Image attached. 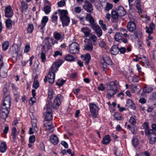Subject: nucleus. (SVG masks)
I'll use <instances>...</instances> for the list:
<instances>
[{
    "label": "nucleus",
    "mask_w": 156,
    "mask_h": 156,
    "mask_svg": "<svg viewBox=\"0 0 156 156\" xmlns=\"http://www.w3.org/2000/svg\"><path fill=\"white\" fill-rule=\"evenodd\" d=\"M119 82L116 80L112 81L106 83L107 92L108 98L110 99L117 91V87L119 85Z\"/></svg>",
    "instance_id": "1"
},
{
    "label": "nucleus",
    "mask_w": 156,
    "mask_h": 156,
    "mask_svg": "<svg viewBox=\"0 0 156 156\" xmlns=\"http://www.w3.org/2000/svg\"><path fill=\"white\" fill-rule=\"evenodd\" d=\"M58 12L60 15V18L62 22V26H68L70 21L69 17L67 16L68 12L66 10L58 9Z\"/></svg>",
    "instance_id": "2"
},
{
    "label": "nucleus",
    "mask_w": 156,
    "mask_h": 156,
    "mask_svg": "<svg viewBox=\"0 0 156 156\" xmlns=\"http://www.w3.org/2000/svg\"><path fill=\"white\" fill-rule=\"evenodd\" d=\"M53 40L54 39L52 38H50L48 37H45L43 41L44 44L42 46V48L45 49L46 47L47 50L50 49L51 46V44H54Z\"/></svg>",
    "instance_id": "3"
},
{
    "label": "nucleus",
    "mask_w": 156,
    "mask_h": 156,
    "mask_svg": "<svg viewBox=\"0 0 156 156\" xmlns=\"http://www.w3.org/2000/svg\"><path fill=\"white\" fill-rule=\"evenodd\" d=\"M79 46L78 44L76 42L72 43L69 45V52L72 54L78 53L79 52Z\"/></svg>",
    "instance_id": "4"
},
{
    "label": "nucleus",
    "mask_w": 156,
    "mask_h": 156,
    "mask_svg": "<svg viewBox=\"0 0 156 156\" xmlns=\"http://www.w3.org/2000/svg\"><path fill=\"white\" fill-rule=\"evenodd\" d=\"M63 99V97L62 95L60 94H58L54 101L53 104V108L56 109L58 108Z\"/></svg>",
    "instance_id": "5"
},
{
    "label": "nucleus",
    "mask_w": 156,
    "mask_h": 156,
    "mask_svg": "<svg viewBox=\"0 0 156 156\" xmlns=\"http://www.w3.org/2000/svg\"><path fill=\"white\" fill-rule=\"evenodd\" d=\"M89 106L91 115L93 118H96L98 113V107L94 103H90Z\"/></svg>",
    "instance_id": "6"
},
{
    "label": "nucleus",
    "mask_w": 156,
    "mask_h": 156,
    "mask_svg": "<svg viewBox=\"0 0 156 156\" xmlns=\"http://www.w3.org/2000/svg\"><path fill=\"white\" fill-rule=\"evenodd\" d=\"M52 110L50 107L48 105L47 106V110L44 114V120L46 121H50L52 119Z\"/></svg>",
    "instance_id": "7"
},
{
    "label": "nucleus",
    "mask_w": 156,
    "mask_h": 156,
    "mask_svg": "<svg viewBox=\"0 0 156 156\" xmlns=\"http://www.w3.org/2000/svg\"><path fill=\"white\" fill-rule=\"evenodd\" d=\"M115 40L118 42L122 41L125 44L128 43V40L126 38H124L123 34L120 32H116L115 35Z\"/></svg>",
    "instance_id": "8"
},
{
    "label": "nucleus",
    "mask_w": 156,
    "mask_h": 156,
    "mask_svg": "<svg viewBox=\"0 0 156 156\" xmlns=\"http://www.w3.org/2000/svg\"><path fill=\"white\" fill-rule=\"evenodd\" d=\"M18 46L17 44L13 45L10 49V51L13 55V58H15L16 60H17L18 55Z\"/></svg>",
    "instance_id": "9"
},
{
    "label": "nucleus",
    "mask_w": 156,
    "mask_h": 156,
    "mask_svg": "<svg viewBox=\"0 0 156 156\" xmlns=\"http://www.w3.org/2000/svg\"><path fill=\"white\" fill-rule=\"evenodd\" d=\"M5 16L6 18H11L13 15V10L10 5L5 7Z\"/></svg>",
    "instance_id": "10"
},
{
    "label": "nucleus",
    "mask_w": 156,
    "mask_h": 156,
    "mask_svg": "<svg viewBox=\"0 0 156 156\" xmlns=\"http://www.w3.org/2000/svg\"><path fill=\"white\" fill-rule=\"evenodd\" d=\"M62 62V61L60 59L56 61L55 63L53 64L51 68V71L53 72L54 73L56 72L58 70V68L60 66Z\"/></svg>",
    "instance_id": "11"
},
{
    "label": "nucleus",
    "mask_w": 156,
    "mask_h": 156,
    "mask_svg": "<svg viewBox=\"0 0 156 156\" xmlns=\"http://www.w3.org/2000/svg\"><path fill=\"white\" fill-rule=\"evenodd\" d=\"M48 20V16H43L41 21V25L39 26L40 27V31L41 32H43V30L44 28L46 23Z\"/></svg>",
    "instance_id": "12"
},
{
    "label": "nucleus",
    "mask_w": 156,
    "mask_h": 156,
    "mask_svg": "<svg viewBox=\"0 0 156 156\" xmlns=\"http://www.w3.org/2000/svg\"><path fill=\"white\" fill-rule=\"evenodd\" d=\"M83 8L88 12H91L93 10L92 5L87 0L84 1V5H83Z\"/></svg>",
    "instance_id": "13"
},
{
    "label": "nucleus",
    "mask_w": 156,
    "mask_h": 156,
    "mask_svg": "<svg viewBox=\"0 0 156 156\" xmlns=\"http://www.w3.org/2000/svg\"><path fill=\"white\" fill-rule=\"evenodd\" d=\"M115 10L117 11L120 16H123L126 14V11L124 8L122 6H118Z\"/></svg>",
    "instance_id": "14"
},
{
    "label": "nucleus",
    "mask_w": 156,
    "mask_h": 156,
    "mask_svg": "<svg viewBox=\"0 0 156 156\" xmlns=\"http://www.w3.org/2000/svg\"><path fill=\"white\" fill-rule=\"evenodd\" d=\"M96 32V34L98 37H100L102 35V31L99 26L96 25L94 24L91 27Z\"/></svg>",
    "instance_id": "15"
},
{
    "label": "nucleus",
    "mask_w": 156,
    "mask_h": 156,
    "mask_svg": "<svg viewBox=\"0 0 156 156\" xmlns=\"http://www.w3.org/2000/svg\"><path fill=\"white\" fill-rule=\"evenodd\" d=\"M55 75V73L51 71L48 73L47 76L48 78V81L50 83L52 84L54 83Z\"/></svg>",
    "instance_id": "16"
},
{
    "label": "nucleus",
    "mask_w": 156,
    "mask_h": 156,
    "mask_svg": "<svg viewBox=\"0 0 156 156\" xmlns=\"http://www.w3.org/2000/svg\"><path fill=\"white\" fill-rule=\"evenodd\" d=\"M85 19L87 21L89 22L90 26L91 27L95 24L94 20L90 14L87 13Z\"/></svg>",
    "instance_id": "17"
},
{
    "label": "nucleus",
    "mask_w": 156,
    "mask_h": 156,
    "mask_svg": "<svg viewBox=\"0 0 156 156\" xmlns=\"http://www.w3.org/2000/svg\"><path fill=\"white\" fill-rule=\"evenodd\" d=\"M127 27L128 30L132 32L134 31L136 28V26L135 23L133 22H129L127 25Z\"/></svg>",
    "instance_id": "18"
},
{
    "label": "nucleus",
    "mask_w": 156,
    "mask_h": 156,
    "mask_svg": "<svg viewBox=\"0 0 156 156\" xmlns=\"http://www.w3.org/2000/svg\"><path fill=\"white\" fill-rule=\"evenodd\" d=\"M119 52V48L117 45H113L110 49V52L112 55H116Z\"/></svg>",
    "instance_id": "19"
},
{
    "label": "nucleus",
    "mask_w": 156,
    "mask_h": 156,
    "mask_svg": "<svg viewBox=\"0 0 156 156\" xmlns=\"http://www.w3.org/2000/svg\"><path fill=\"white\" fill-rule=\"evenodd\" d=\"M57 12H55L51 16V22L53 24L54 27H56L58 24V17L57 16Z\"/></svg>",
    "instance_id": "20"
},
{
    "label": "nucleus",
    "mask_w": 156,
    "mask_h": 156,
    "mask_svg": "<svg viewBox=\"0 0 156 156\" xmlns=\"http://www.w3.org/2000/svg\"><path fill=\"white\" fill-rule=\"evenodd\" d=\"M49 139L51 143L55 145H57L59 142L58 138L55 135L51 136Z\"/></svg>",
    "instance_id": "21"
},
{
    "label": "nucleus",
    "mask_w": 156,
    "mask_h": 156,
    "mask_svg": "<svg viewBox=\"0 0 156 156\" xmlns=\"http://www.w3.org/2000/svg\"><path fill=\"white\" fill-rule=\"evenodd\" d=\"M11 97L9 95H7L4 98L2 105H7L9 107L11 106Z\"/></svg>",
    "instance_id": "22"
},
{
    "label": "nucleus",
    "mask_w": 156,
    "mask_h": 156,
    "mask_svg": "<svg viewBox=\"0 0 156 156\" xmlns=\"http://www.w3.org/2000/svg\"><path fill=\"white\" fill-rule=\"evenodd\" d=\"M111 141L110 136L108 135H107L103 138L102 141V144L105 145H107Z\"/></svg>",
    "instance_id": "23"
},
{
    "label": "nucleus",
    "mask_w": 156,
    "mask_h": 156,
    "mask_svg": "<svg viewBox=\"0 0 156 156\" xmlns=\"http://www.w3.org/2000/svg\"><path fill=\"white\" fill-rule=\"evenodd\" d=\"M135 37L138 39L141 38L142 36V32L141 30H136L134 32Z\"/></svg>",
    "instance_id": "24"
},
{
    "label": "nucleus",
    "mask_w": 156,
    "mask_h": 156,
    "mask_svg": "<svg viewBox=\"0 0 156 156\" xmlns=\"http://www.w3.org/2000/svg\"><path fill=\"white\" fill-rule=\"evenodd\" d=\"M82 59L85 61L86 64L88 65L91 59V57L89 53H87L84 56L82 57Z\"/></svg>",
    "instance_id": "25"
},
{
    "label": "nucleus",
    "mask_w": 156,
    "mask_h": 156,
    "mask_svg": "<svg viewBox=\"0 0 156 156\" xmlns=\"http://www.w3.org/2000/svg\"><path fill=\"white\" fill-rule=\"evenodd\" d=\"M37 121L36 119L31 120V122L32 127L34 131L36 132H37L38 130V128L37 126Z\"/></svg>",
    "instance_id": "26"
},
{
    "label": "nucleus",
    "mask_w": 156,
    "mask_h": 156,
    "mask_svg": "<svg viewBox=\"0 0 156 156\" xmlns=\"http://www.w3.org/2000/svg\"><path fill=\"white\" fill-rule=\"evenodd\" d=\"M120 16L118 14L116 10H112L111 12V17L114 20H117L119 17Z\"/></svg>",
    "instance_id": "27"
},
{
    "label": "nucleus",
    "mask_w": 156,
    "mask_h": 156,
    "mask_svg": "<svg viewBox=\"0 0 156 156\" xmlns=\"http://www.w3.org/2000/svg\"><path fill=\"white\" fill-rule=\"evenodd\" d=\"M28 8L27 4L24 1H22L21 2V7L20 9L22 12H23L24 11H26Z\"/></svg>",
    "instance_id": "28"
},
{
    "label": "nucleus",
    "mask_w": 156,
    "mask_h": 156,
    "mask_svg": "<svg viewBox=\"0 0 156 156\" xmlns=\"http://www.w3.org/2000/svg\"><path fill=\"white\" fill-rule=\"evenodd\" d=\"M101 60L108 63L109 65H112V60L110 58L107 56L106 55L104 56Z\"/></svg>",
    "instance_id": "29"
},
{
    "label": "nucleus",
    "mask_w": 156,
    "mask_h": 156,
    "mask_svg": "<svg viewBox=\"0 0 156 156\" xmlns=\"http://www.w3.org/2000/svg\"><path fill=\"white\" fill-rule=\"evenodd\" d=\"M5 25L6 28L10 29L12 28V22L11 19H8L5 21Z\"/></svg>",
    "instance_id": "30"
},
{
    "label": "nucleus",
    "mask_w": 156,
    "mask_h": 156,
    "mask_svg": "<svg viewBox=\"0 0 156 156\" xmlns=\"http://www.w3.org/2000/svg\"><path fill=\"white\" fill-rule=\"evenodd\" d=\"M81 31L84 34L86 37H87L89 35V34L90 32V29L87 27L82 28L81 29Z\"/></svg>",
    "instance_id": "31"
},
{
    "label": "nucleus",
    "mask_w": 156,
    "mask_h": 156,
    "mask_svg": "<svg viewBox=\"0 0 156 156\" xmlns=\"http://www.w3.org/2000/svg\"><path fill=\"white\" fill-rule=\"evenodd\" d=\"M65 60L69 62L74 61L75 60V58L72 55H68L64 57Z\"/></svg>",
    "instance_id": "32"
},
{
    "label": "nucleus",
    "mask_w": 156,
    "mask_h": 156,
    "mask_svg": "<svg viewBox=\"0 0 156 156\" xmlns=\"http://www.w3.org/2000/svg\"><path fill=\"white\" fill-rule=\"evenodd\" d=\"M49 122H47L46 123H44V127H46V129L50 130L54 128L53 125H52V123L48 124Z\"/></svg>",
    "instance_id": "33"
},
{
    "label": "nucleus",
    "mask_w": 156,
    "mask_h": 156,
    "mask_svg": "<svg viewBox=\"0 0 156 156\" xmlns=\"http://www.w3.org/2000/svg\"><path fill=\"white\" fill-rule=\"evenodd\" d=\"M7 149V146L5 142L2 143L0 146V151L2 153L5 152Z\"/></svg>",
    "instance_id": "34"
},
{
    "label": "nucleus",
    "mask_w": 156,
    "mask_h": 156,
    "mask_svg": "<svg viewBox=\"0 0 156 156\" xmlns=\"http://www.w3.org/2000/svg\"><path fill=\"white\" fill-rule=\"evenodd\" d=\"M16 129L15 127H13L12 129L11 134L12 136L13 142H15L16 140Z\"/></svg>",
    "instance_id": "35"
},
{
    "label": "nucleus",
    "mask_w": 156,
    "mask_h": 156,
    "mask_svg": "<svg viewBox=\"0 0 156 156\" xmlns=\"http://www.w3.org/2000/svg\"><path fill=\"white\" fill-rule=\"evenodd\" d=\"M153 90V89L149 86H145L143 88V92L144 93H148Z\"/></svg>",
    "instance_id": "36"
},
{
    "label": "nucleus",
    "mask_w": 156,
    "mask_h": 156,
    "mask_svg": "<svg viewBox=\"0 0 156 156\" xmlns=\"http://www.w3.org/2000/svg\"><path fill=\"white\" fill-rule=\"evenodd\" d=\"M145 134L148 136H154V135H156V133L155 130L152 128L151 129H149Z\"/></svg>",
    "instance_id": "37"
},
{
    "label": "nucleus",
    "mask_w": 156,
    "mask_h": 156,
    "mask_svg": "<svg viewBox=\"0 0 156 156\" xmlns=\"http://www.w3.org/2000/svg\"><path fill=\"white\" fill-rule=\"evenodd\" d=\"M132 142L134 147L136 148L139 144V142L137 138L136 137L133 138L132 140Z\"/></svg>",
    "instance_id": "38"
},
{
    "label": "nucleus",
    "mask_w": 156,
    "mask_h": 156,
    "mask_svg": "<svg viewBox=\"0 0 156 156\" xmlns=\"http://www.w3.org/2000/svg\"><path fill=\"white\" fill-rule=\"evenodd\" d=\"M113 116L115 119L119 121L123 119L122 115L119 114L118 113H115Z\"/></svg>",
    "instance_id": "39"
},
{
    "label": "nucleus",
    "mask_w": 156,
    "mask_h": 156,
    "mask_svg": "<svg viewBox=\"0 0 156 156\" xmlns=\"http://www.w3.org/2000/svg\"><path fill=\"white\" fill-rule=\"evenodd\" d=\"M44 11L46 14H49L51 11V7L50 5H46L43 8Z\"/></svg>",
    "instance_id": "40"
},
{
    "label": "nucleus",
    "mask_w": 156,
    "mask_h": 156,
    "mask_svg": "<svg viewBox=\"0 0 156 156\" xmlns=\"http://www.w3.org/2000/svg\"><path fill=\"white\" fill-rule=\"evenodd\" d=\"M5 105H2L1 106V112H4L6 113H8L9 114V110H10V107H8L7 108V109H5Z\"/></svg>",
    "instance_id": "41"
},
{
    "label": "nucleus",
    "mask_w": 156,
    "mask_h": 156,
    "mask_svg": "<svg viewBox=\"0 0 156 156\" xmlns=\"http://www.w3.org/2000/svg\"><path fill=\"white\" fill-rule=\"evenodd\" d=\"M150 137L149 142L150 144H154L156 141V135H154V136H149Z\"/></svg>",
    "instance_id": "42"
},
{
    "label": "nucleus",
    "mask_w": 156,
    "mask_h": 156,
    "mask_svg": "<svg viewBox=\"0 0 156 156\" xmlns=\"http://www.w3.org/2000/svg\"><path fill=\"white\" fill-rule=\"evenodd\" d=\"M54 96V91L51 89H49L48 90V97L50 99H52Z\"/></svg>",
    "instance_id": "43"
},
{
    "label": "nucleus",
    "mask_w": 156,
    "mask_h": 156,
    "mask_svg": "<svg viewBox=\"0 0 156 156\" xmlns=\"http://www.w3.org/2000/svg\"><path fill=\"white\" fill-rule=\"evenodd\" d=\"M9 45V42L7 41L4 42L2 44V48L3 50H6Z\"/></svg>",
    "instance_id": "44"
},
{
    "label": "nucleus",
    "mask_w": 156,
    "mask_h": 156,
    "mask_svg": "<svg viewBox=\"0 0 156 156\" xmlns=\"http://www.w3.org/2000/svg\"><path fill=\"white\" fill-rule=\"evenodd\" d=\"M113 7V6L112 4L107 2L106 3L105 10L106 11H109Z\"/></svg>",
    "instance_id": "45"
},
{
    "label": "nucleus",
    "mask_w": 156,
    "mask_h": 156,
    "mask_svg": "<svg viewBox=\"0 0 156 156\" xmlns=\"http://www.w3.org/2000/svg\"><path fill=\"white\" fill-rule=\"evenodd\" d=\"M66 82V80L62 79H59L56 83V84L59 87L62 86Z\"/></svg>",
    "instance_id": "46"
},
{
    "label": "nucleus",
    "mask_w": 156,
    "mask_h": 156,
    "mask_svg": "<svg viewBox=\"0 0 156 156\" xmlns=\"http://www.w3.org/2000/svg\"><path fill=\"white\" fill-rule=\"evenodd\" d=\"M4 112L0 111V117L3 119H5L8 116V113H6Z\"/></svg>",
    "instance_id": "47"
},
{
    "label": "nucleus",
    "mask_w": 156,
    "mask_h": 156,
    "mask_svg": "<svg viewBox=\"0 0 156 156\" xmlns=\"http://www.w3.org/2000/svg\"><path fill=\"white\" fill-rule=\"evenodd\" d=\"M34 28V26L32 24H29L27 29L28 32L29 33H32Z\"/></svg>",
    "instance_id": "48"
},
{
    "label": "nucleus",
    "mask_w": 156,
    "mask_h": 156,
    "mask_svg": "<svg viewBox=\"0 0 156 156\" xmlns=\"http://www.w3.org/2000/svg\"><path fill=\"white\" fill-rule=\"evenodd\" d=\"M54 38L57 40H60L61 38V35L58 33L55 32L54 34Z\"/></svg>",
    "instance_id": "49"
},
{
    "label": "nucleus",
    "mask_w": 156,
    "mask_h": 156,
    "mask_svg": "<svg viewBox=\"0 0 156 156\" xmlns=\"http://www.w3.org/2000/svg\"><path fill=\"white\" fill-rule=\"evenodd\" d=\"M144 128L145 130V132L146 133L148 130L149 129V127L148 123L147 122H145L144 123Z\"/></svg>",
    "instance_id": "50"
},
{
    "label": "nucleus",
    "mask_w": 156,
    "mask_h": 156,
    "mask_svg": "<svg viewBox=\"0 0 156 156\" xmlns=\"http://www.w3.org/2000/svg\"><path fill=\"white\" fill-rule=\"evenodd\" d=\"M136 7L138 10V13H141L142 12V10L141 8L140 2H136Z\"/></svg>",
    "instance_id": "51"
},
{
    "label": "nucleus",
    "mask_w": 156,
    "mask_h": 156,
    "mask_svg": "<svg viewBox=\"0 0 156 156\" xmlns=\"http://www.w3.org/2000/svg\"><path fill=\"white\" fill-rule=\"evenodd\" d=\"M39 82L38 80H34L33 82V87H34L35 89H37L39 87Z\"/></svg>",
    "instance_id": "52"
},
{
    "label": "nucleus",
    "mask_w": 156,
    "mask_h": 156,
    "mask_svg": "<svg viewBox=\"0 0 156 156\" xmlns=\"http://www.w3.org/2000/svg\"><path fill=\"white\" fill-rule=\"evenodd\" d=\"M35 140V136L33 135L30 136L29 138V141L30 143H33L34 142Z\"/></svg>",
    "instance_id": "53"
},
{
    "label": "nucleus",
    "mask_w": 156,
    "mask_h": 156,
    "mask_svg": "<svg viewBox=\"0 0 156 156\" xmlns=\"http://www.w3.org/2000/svg\"><path fill=\"white\" fill-rule=\"evenodd\" d=\"M39 149L41 151H45V147L43 143L41 142L38 146Z\"/></svg>",
    "instance_id": "54"
},
{
    "label": "nucleus",
    "mask_w": 156,
    "mask_h": 156,
    "mask_svg": "<svg viewBox=\"0 0 156 156\" xmlns=\"http://www.w3.org/2000/svg\"><path fill=\"white\" fill-rule=\"evenodd\" d=\"M58 6L59 7H62L65 6L66 5L65 0H61L57 3Z\"/></svg>",
    "instance_id": "55"
},
{
    "label": "nucleus",
    "mask_w": 156,
    "mask_h": 156,
    "mask_svg": "<svg viewBox=\"0 0 156 156\" xmlns=\"http://www.w3.org/2000/svg\"><path fill=\"white\" fill-rule=\"evenodd\" d=\"M101 66L104 69L107 68V66L108 65H109V64L106 63L105 62L102 61H101Z\"/></svg>",
    "instance_id": "56"
},
{
    "label": "nucleus",
    "mask_w": 156,
    "mask_h": 156,
    "mask_svg": "<svg viewBox=\"0 0 156 156\" xmlns=\"http://www.w3.org/2000/svg\"><path fill=\"white\" fill-rule=\"evenodd\" d=\"M93 48V46L92 45H90L87 44L84 47V49L88 51L92 50Z\"/></svg>",
    "instance_id": "57"
},
{
    "label": "nucleus",
    "mask_w": 156,
    "mask_h": 156,
    "mask_svg": "<svg viewBox=\"0 0 156 156\" xmlns=\"http://www.w3.org/2000/svg\"><path fill=\"white\" fill-rule=\"evenodd\" d=\"M119 52L121 54H124L126 51V48L124 47L119 48Z\"/></svg>",
    "instance_id": "58"
},
{
    "label": "nucleus",
    "mask_w": 156,
    "mask_h": 156,
    "mask_svg": "<svg viewBox=\"0 0 156 156\" xmlns=\"http://www.w3.org/2000/svg\"><path fill=\"white\" fill-rule=\"evenodd\" d=\"M41 58L42 61L44 62L46 60V55L43 52L41 53Z\"/></svg>",
    "instance_id": "59"
},
{
    "label": "nucleus",
    "mask_w": 156,
    "mask_h": 156,
    "mask_svg": "<svg viewBox=\"0 0 156 156\" xmlns=\"http://www.w3.org/2000/svg\"><path fill=\"white\" fill-rule=\"evenodd\" d=\"M105 87L104 86L103 83H100L98 87V89L99 90L104 91L105 90Z\"/></svg>",
    "instance_id": "60"
},
{
    "label": "nucleus",
    "mask_w": 156,
    "mask_h": 156,
    "mask_svg": "<svg viewBox=\"0 0 156 156\" xmlns=\"http://www.w3.org/2000/svg\"><path fill=\"white\" fill-rule=\"evenodd\" d=\"M30 45L29 44L26 45L25 47L24 52L25 53H27L29 52L30 50Z\"/></svg>",
    "instance_id": "61"
},
{
    "label": "nucleus",
    "mask_w": 156,
    "mask_h": 156,
    "mask_svg": "<svg viewBox=\"0 0 156 156\" xmlns=\"http://www.w3.org/2000/svg\"><path fill=\"white\" fill-rule=\"evenodd\" d=\"M139 76H138L135 75L133 76L132 79V81L134 83L137 82L139 81Z\"/></svg>",
    "instance_id": "62"
},
{
    "label": "nucleus",
    "mask_w": 156,
    "mask_h": 156,
    "mask_svg": "<svg viewBox=\"0 0 156 156\" xmlns=\"http://www.w3.org/2000/svg\"><path fill=\"white\" fill-rule=\"evenodd\" d=\"M61 144L64 147L67 148L68 147V145L67 143L64 141H62Z\"/></svg>",
    "instance_id": "63"
},
{
    "label": "nucleus",
    "mask_w": 156,
    "mask_h": 156,
    "mask_svg": "<svg viewBox=\"0 0 156 156\" xmlns=\"http://www.w3.org/2000/svg\"><path fill=\"white\" fill-rule=\"evenodd\" d=\"M88 36L90 39L92 40L94 42L96 40L97 37L95 35L90 34Z\"/></svg>",
    "instance_id": "64"
}]
</instances>
